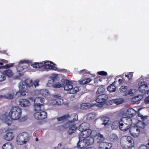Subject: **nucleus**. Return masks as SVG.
<instances>
[{"label": "nucleus", "mask_w": 149, "mask_h": 149, "mask_svg": "<svg viewBox=\"0 0 149 149\" xmlns=\"http://www.w3.org/2000/svg\"><path fill=\"white\" fill-rule=\"evenodd\" d=\"M140 96V95H138L132 98L131 100V101L133 104L136 103L141 100V98H139Z\"/></svg>", "instance_id": "obj_37"}, {"label": "nucleus", "mask_w": 149, "mask_h": 149, "mask_svg": "<svg viewBox=\"0 0 149 149\" xmlns=\"http://www.w3.org/2000/svg\"><path fill=\"white\" fill-rule=\"evenodd\" d=\"M139 89L141 92L144 93L146 90H148L149 85L146 84L144 81L139 82Z\"/></svg>", "instance_id": "obj_14"}, {"label": "nucleus", "mask_w": 149, "mask_h": 149, "mask_svg": "<svg viewBox=\"0 0 149 149\" xmlns=\"http://www.w3.org/2000/svg\"><path fill=\"white\" fill-rule=\"evenodd\" d=\"M55 97H59L58 96V95H55Z\"/></svg>", "instance_id": "obj_63"}, {"label": "nucleus", "mask_w": 149, "mask_h": 149, "mask_svg": "<svg viewBox=\"0 0 149 149\" xmlns=\"http://www.w3.org/2000/svg\"><path fill=\"white\" fill-rule=\"evenodd\" d=\"M96 133L95 131H93L91 130L88 129L86 130H85L82 132H81L79 135V139L83 138L84 139L86 138L89 137L90 136V138H94L95 137L96 135L93 134V133Z\"/></svg>", "instance_id": "obj_9"}, {"label": "nucleus", "mask_w": 149, "mask_h": 149, "mask_svg": "<svg viewBox=\"0 0 149 149\" xmlns=\"http://www.w3.org/2000/svg\"><path fill=\"white\" fill-rule=\"evenodd\" d=\"M95 114L94 113H91L88 114L87 116V119L89 120H91L94 119L95 117Z\"/></svg>", "instance_id": "obj_40"}, {"label": "nucleus", "mask_w": 149, "mask_h": 149, "mask_svg": "<svg viewBox=\"0 0 149 149\" xmlns=\"http://www.w3.org/2000/svg\"><path fill=\"white\" fill-rule=\"evenodd\" d=\"M148 146L144 145H141L139 147V149H148Z\"/></svg>", "instance_id": "obj_50"}, {"label": "nucleus", "mask_w": 149, "mask_h": 149, "mask_svg": "<svg viewBox=\"0 0 149 149\" xmlns=\"http://www.w3.org/2000/svg\"><path fill=\"white\" fill-rule=\"evenodd\" d=\"M131 126H129L123 123H119V128L123 132H125L130 129Z\"/></svg>", "instance_id": "obj_22"}, {"label": "nucleus", "mask_w": 149, "mask_h": 149, "mask_svg": "<svg viewBox=\"0 0 149 149\" xmlns=\"http://www.w3.org/2000/svg\"><path fill=\"white\" fill-rule=\"evenodd\" d=\"M148 143L147 144V145H148V148L149 149V139H148Z\"/></svg>", "instance_id": "obj_58"}, {"label": "nucleus", "mask_w": 149, "mask_h": 149, "mask_svg": "<svg viewBox=\"0 0 149 149\" xmlns=\"http://www.w3.org/2000/svg\"><path fill=\"white\" fill-rule=\"evenodd\" d=\"M58 146H62V144L61 143H60L58 144Z\"/></svg>", "instance_id": "obj_62"}, {"label": "nucleus", "mask_w": 149, "mask_h": 149, "mask_svg": "<svg viewBox=\"0 0 149 149\" xmlns=\"http://www.w3.org/2000/svg\"><path fill=\"white\" fill-rule=\"evenodd\" d=\"M104 86L102 85L99 87L96 93L97 94H99L103 93L105 91Z\"/></svg>", "instance_id": "obj_41"}, {"label": "nucleus", "mask_w": 149, "mask_h": 149, "mask_svg": "<svg viewBox=\"0 0 149 149\" xmlns=\"http://www.w3.org/2000/svg\"><path fill=\"white\" fill-rule=\"evenodd\" d=\"M2 149H13V146L11 144L7 143L3 145Z\"/></svg>", "instance_id": "obj_38"}, {"label": "nucleus", "mask_w": 149, "mask_h": 149, "mask_svg": "<svg viewBox=\"0 0 149 149\" xmlns=\"http://www.w3.org/2000/svg\"><path fill=\"white\" fill-rule=\"evenodd\" d=\"M70 124V122H67V123H65L63 125L59 126L57 127V129L58 130L60 131H62L64 130L65 129H66L69 128Z\"/></svg>", "instance_id": "obj_25"}, {"label": "nucleus", "mask_w": 149, "mask_h": 149, "mask_svg": "<svg viewBox=\"0 0 149 149\" xmlns=\"http://www.w3.org/2000/svg\"><path fill=\"white\" fill-rule=\"evenodd\" d=\"M5 123L8 126H10L12 123V121L9 119H7L5 121Z\"/></svg>", "instance_id": "obj_49"}, {"label": "nucleus", "mask_w": 149, "mask_h": 149, "mask_svg": "<svg viewBox=\"0 0 149 149\" xmlns=\"http://www.w3.org/2000/svg\"><path fill=\"white\" fill-rule=\"evenodd\" d=\"M52 62L49 61H45L44 63V67L47 69L56 70L57 68L54 65H55Z\"/></svg>", "instance_id": "obj_16"}, {"label": "nucleus", "mask_w": 149, "mask_h": 149, "mask_svg": "<svg viewBox=\"0 0 149 149\" xmlns=\"http://www.w3.org/2000/svg\"><path fill=\"white\" fill-rule=\"evenodd\" d=\"M6 79V76L3 73V72H0V82L4 81Z\"/></svg>", "instance_id": "obj_45"}, {"label": "nucleus", "mask_w": 149, "mask_h": 149, "mask_svg": "<svg viewBox=\"0 0 149 149\" xmlns=\"http://www.w3.org/2000/svg\"><path fill=\"white\" fill-rule=\"evenodd\" d=\"M87 71L86 70H80L79 72V74H83L84 75V74L86 73V71Z\"/></svg>", "instance_id": "obj_51"}, {"label": "nucleus", "mask_w": 149, "mask_h": 149, "mask_svg": "<svg viewBox=\"0 0 149 149\" xmlns=\"http://www.w3.org/2000/svg\"><path fill=\"white\" fill-rule=\"evenodd\" d=\"M21 68H22V69H21L20 70H18V71H19V72H20V71H21L22 70H23V67H21Z\"/></svg>", "instance_id": "obj_61"}, {"label": "nucleus", "mask_w": 149, "mask_h": 149, "mask_svg": "<svg viewBox=\"0 0 149 149\" xmlns=\"http://www.w3.org/2000/svg\"><path fill=\"white\" fill-rule=\"evenodd\" d=\"M117 136L115 134H112L110 136L109 139L112 142L115 141L118 139Z\"/></svg>", "instance_id": "obj_39"}, {"label": "nucleus", "mask_w": 149, "mask_h": 149, "mask_svg": "<svg viewBox=\"0 0 149 149\" xmlns=\"http://www.w3.org/2000/svg\"><path fill=\"white\" fill-rule=\"evenodd\" d=\"M13 98V94L10 93H8L5 95H0V100L4 99H12Z\"/></svg>", "instance_id": "obj_24"}, {"label": "nucleus", "mask_w": 149, "mask_h": 149, "mask_svg": "<svg viewBox=\"0 0 149 149\" xmlns=\"http://www.w3.org/2000/svg\"><path fill=\"white\" fill-rule=\"evenodd\" d=\"M118 82L119 83V84H121L122 83V82L123 81V80L122 79H119L118 80Z\"/></svg>", "instance_id": "obj_55"}, {"label": "nucleus", "mask_w": 149, "mask_h": 149, "mask_svg": "<svg viewBox=\"0 0 149 149\" xmlns=\"http://www.w3.org/2000/svg\"><path fill=\"white\" fill-rule=\"evenodd\" d=\"M101 120L103 121V123L102 124L105 126L108 124L110 119L108 117L104 116L102 117L101 118Z\"/></svg>", "instance_id": "obj_33"}, {"label": "nucleus", "mask_w": 149, "mask_h": 149, "mask_svg": "<svg viewBox=\"0 0 149 149\" xmlns=\"http://www.w3.org/2000/svg\"><path fill=\"white\" fill-rule=\"evenodd\" d=\"M43 105H34V110L36 112H40L43 111L42 109V107Z\"/></svg>", "instance_id": "obj_35"}, {"label": "nucleus", "mask_w": 149, "mask_h": 149, "mask_svg": "<svg viewBox=\"0 0 149 149\" xmlns=\"http://www.w3.org/2000/svg\"><path fill=\"white\" fill-rule=\"evenodd\" d=\"M14 63H11L6 64L2 66H0V69L1 68H5V69H9L11 67H13L14 65Z\"/></svg>", "instance_id": "obj_43"}, {"label": "nucleus", "mask_w": 149, "mask_h": 149, "mask_svg": "<svg viewBox=\"0 0 149 149\" xmlns=\"http://www.w3.org/2000/svg\"><path fill=\"white\" fill-rule=\"evenodd\" d=\"M127 89V86H121L119 89L120 92L121 93H124L126 92Z\"/></svg>", "instance_id": "obj_44"}, {"label": "nucleus", "mask_w": 149, "mask_h": 149, "mask_svg": "<svg viewBox=\"0 0 149 149\" xmlns=\"http://www.w3.org/2000/svg\"><path fill=\"white\" fill-rule=\"evenodd\" d=\"M136 111L132 108L129 109L127 111V113L129 115V116L131 118L134 116L136 114Z\"/></svg>", "instance_id": "obj_26"}, {"label": "nucleus", "mask_w": 149, "mask_h": 149, "mask_svg": "<svg viewBox=\"0 0 149 149\" xmlns=\"http://www.w3.org/2000/svg\"><path fill=\"white\" fill-rule=\"evenodd\" d=\"M36 141H38V139L37 138H36Z\"/></svg>", "instance_id": "obj_64"}, {"label": "nucleus", "mask_w": 149, "mask_h": 149, "mask_svg": "<svg viewBox=\"0 0 149 149\" xmlns=\"http://www.w3.org/2000/svg\"><path fill=\"white\" fill-rule=\"evenodd\" d=\"M45 100L43 98L40 97H37L34 100V104L35 105H43Z\"/></svg>", "instance_id": "obj_20"}, {"label": "nucleus", "mask_w": 149, "mask_h": 149, "mask_svg": "<svg viewBox=\"0 0 149 149\" xmlns=\"http://www.w3.org/2000/svg\"><path fill=\"white\" fill-rule=\"evenodd\" d=\"M65 82L67 84L65 85L64 90L68 91V93L70 94H75L76 93L79 91V88L78 87H73L72 83L69 80L65 81Z\"/></svg>", "instance_id": "obj_5"}, {"label": "nucleus", "mask_w": 149, "mask_h": 149, "mask_svg": "<svg viewBox=\"0 0 149 149\" xmlns=\"http://www.w3.org/2000/svg\"><path fill=\"white\" fill-rule=\"evenodd\" d=\"M142 126H140L139 124L134 126H131L129 129L131 135L134 137H137L139 135L140 132L143 131L145 128V123H141Z\"/></svg>", "instance_id": "obj_4"}, {"label": "nucleus", "mask_w": 149, "mask_h": 149, "mask_svg": "<svg viewBox=\"0 0 149 149\" xmlns=\"http://www.w3.org/2000/svg\"><path fill=\"white\" fill-rule=\"evenodd\" d=\"M3 65V63L2 62H0V65Z\"/></svg>", "instance_id": "obj_60"}, {"label": "nucleus", "mask_w": 149, "mask_h": 149, "mask_svg": "<svg viewBox=\"0 0 149 149\" xmlns=\"http://www.w3.org/2000/svg\"><path fill=\"white\" fill-rule=\"evenodd\" d=\"M18 87L19 90L16 92L15 95L18 97L24 96L27 92H31L33 91V81L30 79H26L24 81L20 82Z\"/></svg>", "instance_id": "obj_1"}, {"label": "nucleus", "mask_w": 149, "mask_h": 149, "mask_svg": "<svg viewBox=\"0 0 149 149\" xmlns=\"http://www.w3.org/2000/svg\"><path fill=\"white\" fill-rule=\"evenodd\" d=\"M90 127V125L87 123H81L78 127V130L82 132L85 130L89 129Z\"/></svg>", "instance_id": "obj_18"}, {"label": "nucleus", "mask_w": 149, "mask_h": 149, "mask_svg": "<svg viewBox=\"0 0 149 149\" xmlns=\"http://www.w3.org/2000/svg\"><path fill=\"white\" fill-rule=\"evenodd\" d=\"M3 73L5 76L6 75L9 77H12L13 75V73L12 70L10 69L6 70L4 71Z\"/></svg>", "instance_id": "obj_30"}, {"label": "nucleus", "mask_w": 149, "mask_h": 149, "mask_svg": "<svg viewBox=\"0 0 149 149\" xmlns=\"http://www.w3.org/2000/svg\"><path fill=\"white\" fill-rule=\"evenodd\" d=\"M68 80L67 79H63L61 81V83H60L59 82H57L55 84L52 85V87L54 88H60L61 87H63L64 88L65 85L67 84L65 83V81Z\"/></svg>", "instance_id": "obj_21"}, {"label": "nucleus", "mask_w": 149, "mask_h": 149, "mask_svg": "<svg viewBox=\"0 0 149 149\" xmlns=\"http://www.w3.org/2000/svg\"><path fill=\"white\" fill-rule=\"evenodd\" d=\"M94 135H96L95 137H97V139L99 140L98 142V143H101L104 140L105 138L104 137L102 134H101L100 133L97 134H94Z\"/></svg>", "instance_id": "obj_29"}, {"label": "nucleus", "mask_w": 149, "mask_h": 149, "mask_svg": "<svg viewBox=\"0 0 149 149\" xmlns=\"http://www.w3.org/2000/svg\"><path fill=\"white\" fill-rule=\"evenodd\" d=\"M75 115H77L75 113L69 115V114H65L61 116L58 117L57 118V121L60 123H63L65 121H70V119H72L74 117Z\"/></svg>", "instance_id": "obj_10"}, {"label": "nucleus", "mask_w": 149, "mask_h": 149, "mask_svg": "<svg viewBox=\"0 0 149 149\" xmlns=\"http://www.w3.org/2000/svg\"><path fill=\"white\" fill-rule=\"evenodd\" d=\"M6 115L3 114L0 116V119L1 120H3L6 119Z\"/></svg>", "instance_id": "obj_53"}, {"label": "nucleus", "mask_w": 149, "mask_h": 149, "mask_svg": "<svg viewBox=\"0 0 149 149\" xmlns=\"http://www.w3.org/2000/svg\"><path fill=\"white\" fill-rule=\"evenodd\" d=\"M133 75V72H130L127 74H125V76L128 78L129 80H130L132 78Z\"/></svg>", "instance_id": "obj_46"}, {"label": "nucleus", "mask_w": 149, "mask_h": 149, "mask_svg": "<svg viewBox=\"0 0 149 149\" xmlns=\"http://www.w3.org/2000/svg\"><path fill=\"white\" fill-rule=\"evenodd\" d=\"M26 62H26V61L24 60V61H21L19 63H21L22 64H23L24 63H26Z\"/></svg>", "instance_id": "obj_56"}, {"label": "nucleus", "mask_w": 149, "mask_h": 149, "mask_svg": "<svg viewBox=\"0 0 149 149\" xmlns=\"http://www.w3.org/2000/svg\"><path fill=\"white\" fill-rule=\"evenodd\" d=\"M119 123L125 124L127 125L131 126L133 122L132 118L130 117H123L120 120Z\"/></svg>", "instance_id": "obj_15"}, {"label": "nucleus", "mask_w": 149, "mask_h": 149, "mask_svg": "<svg viewBox=\"0 0 149 149\" xmlns=\"http://www.w3.org/2000/svg\"><path fill=\"white\" fill-rule=\"evenodd\" d=\"M39 81L37 80H35L33 82V86H34L35 88H36V86H38L39 85Z\"/></svg>", "instance_id": "obj_52"}, {"label": "nucleus", "mask_w": 149, "mask_h": 149, "mask_svg": "<svg viewBox=\"0 0 149 149\" xmlns=\"http://www.w3.org/2000/svg\"><path fill=\"white\" fill-rule=\"evenodd\" d=\"M97 74L100 75L106 76L107 75V73L104 71H99L97 72Z\"/></svg>", "instance_id": "obj_47"}, {"label": "nucleus", "mask_w": 149, "mask_h": 149, "mask_svg": "<svg viewBox=\"0 0 149 149\" xmlns=\"http://www.w3.org/2000/svg\"><path fill=\"white\" fill-rule=\"evenodd\" d=\"M116 82V81H114L108 87L107 90L110 93L116 91V87L115 85Z\"/></svg>", "instance_id": "obj_23"}, {"label": "nucleus", "mask_w": 149, "mask_h": 149, "mask_svg": "<svg viewBox=\"0 0 149 149\" xmlns=\"http://www.w3.org/2000/svg\"><path fill=\"white\" fill-rule=\"evenodd\" d=\"M92 80V79L90 78H88L85 79L81 81L80 82V84H86L89 83Z\"/></svg>", "instance_id": "obj_42"}, {"label": "nucleus", "mask_w": 149, "mask_h": 149, "mask_svg": "<svg viewBox=\"0 0 149 149\" xmlns=\"http://www.w3.org/2000/svg\"><path fill=\"white\" fill-rule=\"evenodd\" d=\"M132 91V90H129V92H128V94H129V95H130V94H131V93Z\"/></svg>", "instance_id": "obj_57"}, {"label": "nucleus", "mask_w": 149, "mask_h": 149, "mask_svg": "<svg viewBox=\"0 0 149 149\" xmlns=\"http://www.w3.org/2000/svg\"><path fill=\"white\" fill-rule=\"evenodd\" d=\"M124 100L122 99H116L109 100L108 102V104L112 105L115 104L117 105L123 103Z\"/></svg>", "instance_id": "obj_17"}, {"label": "nucleus", "mask_w": 149, "mask_h": 149, "mask_svg": "<svg viewBox=\"0 0 149 149\" xmlns=\"http://www.w3.org/2000/svg\"><path fill=\"white\" fill-rule=\"evenodd\" d=\"M22 111L21 108L18 106L12 107L9 113V116L13 120H17L21 117Z\"/></svg>", "instance_id": "obj_3"}, {"label": "nucleus", "mask_w": 149, "mask_h": 149, "mask_svg": "<svg viewBox=\"0 0 149 149\" xmlns=\"http://www.w3.org/2000/svg\"><path fill=\"white\" fill-rule=\"evenodd\" d=\"M108 99V96L105 94H101L97 96L95 100L97 103H100L98 104L100 107H102L103 105V103L104 102Z\"/></svg>", "instance_id": "obj_11"}, {"label": "nucleus", "mask_w": 149, "mask_h": 149, "mask_svg": "<svg viewBox=\"0 0 149 149\" xmlns=\"http://www.w3.org/2000/svg\"><path fill=\"white\" fill-rule=\"evenodd\" d=\"M11 131V130L9 128L6 130L5 132L6 134L3 136V139L8 141L12 140L14 138V136Z\"/></svg>", "instance_id": "obj_13"}, {"label": "nucleus", "mask_w": 149, "mask_h": 149, "mask_svg": "<svg viewBox=\"0 0 149 149\" xmlns=\"http://www.w3.org/2000/svg\"><path fill=\"white\" fill-rule=\"evenodd\" d=\"M119 121L116 120L113 121L111 124V127L112 129L115 130L118 127H119Z\"/></svg>", "instance_id": "obj_31"}, {"label": "nucleus", "mask_w": 149, "mask_h": 149, "mask_svg": "<svg viewBox=\"0 0 149 149\" xmlns=\"http://www.w3.org/2000/svg\"><path fill=\"white\" fill-rule=\"evenodd\" d=\"M19 104L21 107H26L30 105V103L29 101L27 99H21L19 100Z\"/></svg>", "instance_id": "obj_19"}, {"label": "nucleus", "mask_w": 149, "mask_h": 149, "mask_svg": "<svg viewBox=\"0 0 149 149\" xmlns=\"http://www.w3.org/2000/svg\"><path fill=\"white\" fill-rule=\"evenodd\" d=\"M31 66L35 68H40L44 66V64L42 63H36L34 64L31 65Z\"/></svg>", "instance_id": "obj_34"}, {"label": "nucleus", "mask_w": 149, "mask_h": 149, "mask_svg": "<svg viewBox=\"0 0 149 149\" xmlns=\"http://www.w3.org/2000/svg\"><path fill=\"white\" fill-rule=\"evenodd\" d=\"M86 149H93V148L92 147L88 148Z\"/></svg>", "instance_id": "obj_59"}, {"label": "nucleus", "mask_w": 149, "mask_h": 149, "mask_svg": "<svg viewBox=\"0 0 149 149\" xmlns=\"http://www.w3.org/2000/svg\"><path fill=\"white\" fill-rule=\"evenodd\" d=\"M34 117L36 119H44L47 118V113L43 110L40 112H36L34 114Z\"/></svg>", "instance_id": "obj_12"}, {"label": "nucleus", "mask_w": 149, "mask_h": 149, "mask_svg": "<svg viewBox=\"0 0 149 149\" xmlns=\"http://www.w3.org/2000/svg\"><path fill=\"white\" fill-rule=\"evenodd\" d=\"M80 139L77 143V146L78 148H84L89 145H91L94 142V138H90L89 139H84L80 141Z\"/></svg>", "instance_id": "obj_7"}, {"label": "nucleus", "mask_w": 149, "mask_h": 149, "mask_svg": "<svg viewBox=\"0 0 149 149\" xmlns=\"http://www.w3.org/2000/svg\"><path fill=\"white\" fill-rule=\"evenodd\" d=\"M92 107V105L89 103H83L81 104L80 109L82 110L86 109Z\"/></svg>", "instance_id": "obj_32"}, {"label": "nucleus", "mask_w": 149, "mask_h": 149, "mask_svg": "<svg viewBox=\"0 0 149 149\" xmlns=\"http://www.w3.org/2000/svg\"><path fill=\"white\" fill-rule=\"evenodd\" d=\"M29 139V135L26 133L23 132L18 135L16 139V141L18 144L22 145L28 142Z\"/></svg>", "instance_id": "obj_6"}, {"label": "nucleus", "mask_w": 149, "mask_h": 149, "mask_svg": "<svg viewBox=\"0 0 149 149\" xmlns=\"http://www.w3.org/2000/svg\"><path fill=\"white\" fill-rule=\"evenodd\" d=\"M50 92L48 90L45 89L40 90L39 92V94L42 96L46 97L50 94Z\"/></svg>", "instance_id": "obj_28"}, {"label": "nucleus", "mask_w": 149, "mask_h": 149, "mask_svg": "<svg viewBox=\"0 0 149 149\" xmlns=\"http://www.w3.org/2000/svg\"><path fill=\"white\" fill-rule=\"evenodd\" d=\"M54 102L56 105H61L63 104V100L60 98H57L54 100Z\"/></svg>", "instance_id": "obj_36"}, {"label": "nucleus", "mask_w": 149, "mask_h": 149, "mask_svg": "<svg viewBox=\"0 0 149 149\" xmlns=\"http://www.w3.org/2000/svg\"><path fill=\"white\" fill-rule=\"evenodd\" d=\"M138 116L139 117H140L141 119L143 120L144 121L147 118V116H144L142 115L140 113H139L138 114Z\"/></svg>", "instance_id": "obj_48"}, {"label": "nucleus", "mask_w": 149, "mask_h": 149, "mask_svg": "<svg viewBox=\"0 0 149 149\" xmlns=\"http://www.w3.org/2000/svg\"><path fill=\"white\" fill-rule=\"evenodd\" d=\"M101 148L103 149H110L112 146V144L108 143L102 142L101 143Z\"/></svg>", "instance_id": "obj_27"}, {"label": "nucleus", "mask_w": 149, "mask_h": 149, "mask_svg": "<svg viewBox=\"0 0 149 149\" xmlns=\"http://www.w3.org/2000/svg\"><path fill=\"white\" fill-rule=\"evenodd\" d=\"M145 102L146 104L149 103V96L147 97L145 99Z\"/></svg>", "instance_id": "obj_54"}, {"label": "nucleus", "mask_w": 149, "mask_h": 149, "mask_svg": "<svg viewBox=\"0 0 149 149\" xmlns=\"http://www.w3.org/2000/svg\"><path fill=\"white\" fill-rule=\"evenodd\" d=\"M78 116L77 115H75L74 117L70 121H68V122H70V126L69 127V128L68 131V133L69 135H71L72 133H74L76 131V130L77 129L74 123V122L77 121L78 120Z\"/></svg>", "instance_id": "obj_8"}, {"label": "nucleus", "mask_w": 149, "mask_h": 149, "mask_svg": "<svg viewBox=\"0 0 149 149\" xmlns=\"http://www.w3.org/2000/svg\"><path fill=\"white\" fill-rule=\"evenodd\" d=\"M120 144L125 149H130L134 146L133 139L129 136H125L122 137L121 139Z\"/></svg>", "instance_id": "obj_2"}]
</instances>
